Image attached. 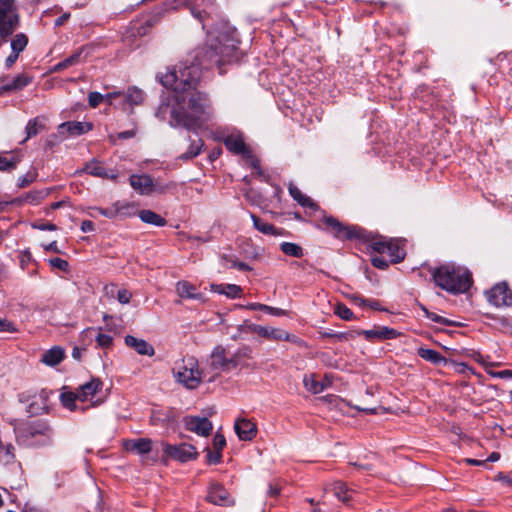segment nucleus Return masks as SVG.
Returning a JSON list of instances; mask_svg holds the SVG:
<instances>
[{"label": "nucleus", "instance_id": "4c0bfd02", "mask_svg": "<svg viewBox=\"0 0 512 512\" xmlns=\"http://www.w3.org/2000/svg\"><path fill=\"white\" fill-rule=\"evenodd\" d=\"M84 333H86V334L96 333L95 340L97 342V345L101 348H109L112 346V343H113L112 336H110L109 334L102 333L101 328L96 329V328L90 327V328L85 329Z\"/></svg>", "mask_w": 512, "mask_h": 512}, {"label": "nucleus", "instance_id": "5fc2aeb1", "mask_svg": "<svg viewBox=\"0 0 512 512\" xmlns=\"http://www.w3.org/2000/svg\"><path fill=\"white\" fill-rule=\"evenodd\" d=\"M281 341L291 342L301 348H307V343L303 339L285 330H282Z\"/></svg>", "mask_w": 512, "mask_h": 512}, {"label": "nucleus", "instance_id": "20e7f679", "mask_svg": "<svg viewBox=\"0 0 512 512\" xmlns=\"http://www.w3.org/2000/svg\"><path fill=\"white\" fill-rule=\"evenodd\" d=\"M173 374L177 382L187 389H196L202 381L198 361L193 356H186L177 362Z\"/></svg>", "mask_w": 512, "mask_h": 512}, {"label": "nucleus", "instance_id": "5701e85b", "mask_svg": "<svg viewBox=\"0 0 512 512\" xmlns=\"http://www.w3.org/2000/svg\"><path fill=\"white\" fill-rule=\"evenodd\" d=\"M288 191L290 196L303 208H307L312 211H318L320 209L316 202H314L307 195L303 194L302 191L293 183H289Z\"/></svg>", "mask_w": 512, "mask_h": 512}, {"label": "nucleus", "instance_id": "4d7b16f0", "mask_svg": "<svg viewBox=\"0 0 512 512\" xmlns=\"http://www.w3.org/2000/svg\"><path fill=\"white\" fill-rule=\"evenodd\" d=\"M19 331L17 325L6 318H0V332L17 333Z\"/></svg>", "mask_w": 512, "mask_h": 512}, {"label": "nucleus", "instance_id": "2f4dec72", "mask_svg": "<svg viewBox=\"0 0 512 512\" xmlns=\"http://www.w3.org/2000/svg\"><path fill=\"white\" fill-rule=\"evenodd\" d=\"M64 359V350L55 346L42 354L41 362L48 366L58 365Z\"/></svg>", "mask_w": 512, "mask_h": 512}, {"label": "nucleus", "instance_id": "cd10ccee", "mask_svg": "<svg viewBox=\"0 0 512 512\" xmlns=\"http://www.w3.org/2000/svg\"><path fill=\"white\" fill-rule=\"evenodd\" d=\"M124 447L127 451L135 452L139 455H145L152 450V440L149 438L128 440L124 443Z\"/></svg>", "mask_w": 512, "mask_h": 512}, {"label": "nucleus", "instance_id": "774afa93", "mask_svg": "<svg viewBox=\"0 0 512 512\" xmlns=\"http://www.w3.org/2000/svg\"><path fill=\"white\" fill-rule=\"evenodd\" d=\"M132 298V293L126 289H121L117 292V300L121 304H128Z\"/></svg>", "mask_w": 512, "mask_h": 512}, {"label": "nucleus", "instance_id": "c756f323", "mask_svg": "<svg viewBox=\"0 0 512 512\" xmlns=\"http://www.w3.org/2000/svg\"><path fill=\"white\" fill-rule=\"evenodd\" d=\"M129 181L133 189L141 194L149 193L153 187V180L148 175H132Z\"/></svg>", "mask_w": 512, "mask_h": 512}, {"label": "nucleus", "instance_id": "1a4fd4ad", "mask_svg": "<svg viewBox=\"0 0 512 512\" xmlns=\"http://www.w3.org/2000/svg\"><path fill=\"white\" fill-rule=\"evenodd\" d=\"M487 300L495 307L511 306L512 291L508 288L506 282L495 284L490 290L485 292Z\"/></svg>", "mask_w": 512, "mask_h": 512}, {"label": "nucleus", "instance_id": "412c9836", "mask_svg": "<svg viewBox=\"0 0 512 512\" xmlns=\"http://www.w3.org/2000/svg\"><path fill=\"white\" fill-rule=\"evenodd\" d=\"M85 172L103 179L115 180L118 177V173L114 169H107L101 162L92 161L85 167Z\"/></svg>", "mask_w": 512, "mask_h": 512}, {"label": "nucleus", "instance_id": "0eeeda50", "mask_svg": "<svg viewBox=\"0 0 512 512\" xmlns=\"http://www.w3.org/2000/svg\"><path fill=\"white\" fill-rule=\"evenodd\" d=\"M52 392L42 389L38 393L22 392L18 395L21 403H28L27 413L40 415L49 412V398Z\"/></svg>", "mask_w": 512, "mask_h": 512}, {"label": "nucleus", "instance_id": "6ab92c4d", "mask_svg": "<svg viewBox=\"0 0 512 512\" xmlns=\"http://www.w3.org/2000/svg\"><path fill=\"white\" fill-rule=\"evenodd\" d=\"M93 209L106 218L114 219L119 215L129 216L131 214L130 210L132 209V206L129 203L117 201L109 208L95 207Z\"/></svg>", "mask_w": 512, "mask_h": 512}, {"label": "nucleus", "instance_id": "2eb2a0df", "mask_svg": "<svg viewBox=\"0 0 512 512\" xmlns=\"http://www.w3.org/2000/svg\"><path fill=\"white\" fill-rule=\"evenodd\" d=\"M93 128L92 123L90 122H80V121H68L63 122L58 126V134L62 139H66L69 136H80Z\"/></svg>", "mask_w": 512, "mask_h": 512}, {"label": "nucleus", "instance_id": "f257e3e1", "mask_svg": "<svg viewBox=\"0 0 512 512\" xmlns=\"http://www.w3.org/2000/svg\"><path fill=\"white\" fill-rule=\"evenodd\" d=\"M238 34L235 28L225 26L217 36L209 33L205 46L195 50L193 61L187 60L178 70L173 69L161 78V83L176 92L177 106L170 114V125L196 130L208 122L213 115L208 95L196 90L202 69L221 66L238 59Z\"/></svg>", "mask_w": 512, "mask_h": 512}, {"label": "nucleus", "instance_id": "72a5a7b5", "mask_svg": "<svg viewBox=\"0 0 512 512\" xmlns=\"http://www.w3.org/2000/svg\"><path fill=\"white\" fill-rule=\"evenodd\" d=\"M138 216L142 222L156 227H163L167 223L165 218L149 209L141 210Z\"/></svg>", "mask_w": 512, "mask_h": 512}, {"label": "nucleus", "instance_id": "052dcab7", "mask_svg": "<svg viewBox=\"0 0 512 512\" xmlns=\"http://www.w3.org/2000/svg\"><path fill=\"white\" fill-rule=\"evenodd\" d=\"M104 100V95L99 92H90L88 94V102L92 108H96Z\"/></svg>", "mask_w": 512, "mask_h": 512}, {"label": "nucleus", "instance_id": "f03ea898", "mask_svg": "<svg viewBox=\"0 0 512 512\" xmlns=\"http://www.w3.org/2000/svg\"><path fill=\"white\" fill-rule=\"evenodd\" d=\"M20 445L26 447H48L54 443L55 432L51 423L46 419L10 421Z\"/></svg>", "mask_w": 512, "mask_h": 512}, {"label": "nucleus", "instance_id": "a19ab883", "mask_svg": "<svg viewBox=\"0 0 512 512\" xmlns=\"http://www.w3.org/2000/svg\"><path fill=\"white\" fill-rule=\"evenodd\" d=\"M43 121L44 119L40 117H35L34 119L28 121L25 128L27 134L26 139L36 136L38 133L45 129V124Z\"/></svg>", "mask_w": 512, "mask_h": 512}, {"label": "nucleus", "instance_id": "f3484780", "mask_svg": "<svg viewBox=\"0 0 512 512\" xmlns=\"http://www.w3.org/2000/svg\"><path fill=\"white\" fill-rule=\"evenodd\" d=\"M234 430L242 441H250L257 434L256 424L245 418L236 420Z\"/></svg>", "mask_w": 512, "mask_h": 512}, {"label": "nucleus", "instance_id": "680f3d73", "mask_svg": "<svg viewBox=\"0 0 512 512\" xmlns=\"http://www.w3.org/2000/svg\"><path fill=\"white\" fill-rule=\"evenodd\" d=\"M371 263L374 267L385 270L389 267V261L386 260L383 256H372Z\"/></svg>", "mask_w": 512, "mask_h": 512}, {"label": "nucleus", "instance_id": "aec40b11", "mask_svg": "<svg viewBox=\"0 0 512 512\" xmlns=\"http://www.w3.org/2000/svg\"><path fill=\"white\" fill-rule=\"evenodd\" d=\"M223 143L225 147L234 154L244 155L247 157L251 156L249 147L244 142V139L240 135H229L224 138Z\"/></svg>", "mask_w": 512, "mask_h": 512}, {"label": "nucleus", "instance_id": "ea45409f", "mask_svg": "<svg viewBox=\"0 0 512 512\" xmlns=\"http://www.w3.org/2000/svg\"><path fill=\"white\" fill-rule=\"evenodd\" d=\"M389 249H385V252L390 257L391 263H399L405 258V252L399 245L393 241H388Z\"/></svg>", "mask_w": 512, "mask_h": 512}, {"label": "nucleus", "instance_id": "58836bf2", "mask_svg": "<svg viewBox=\"0 0 512 512\" xmlns=\"http://www.w3.org/2000/svg\"><path fill=\"white\" fill-rule=\"evenodd\" d=\"M332 490L334 495L345 504H348L352 499V491L343 482H335Z\"/></svg>", "mask_w": 512, "mask_h": 512}, {"label": "nucleus", "instance_id": "9b49d317", "mask_svg": "<svg viewBox=\"0 0 512 512\" xmlns=\"http://www.w3.org/2000/svg\"><path fill=\"white\" fill-rule=\"evenodd\" d=\"M231 354L222 345L216 346L210 356V368L217 372H232Z\"/></svg>", "mask_w": 512, "mask_h": 512}, {"label": "nucleus", "instance_id": "13d9d810", "mask_svg": "<svg viewBox=\"0 0 512 512\" xmlns=\"http://www.w3.org/2000/svg\"><path fill=\"white\" fill-rule=\"evenodd\" d=\"M33 261L34 260L32 258V254L28 249L20 251L19 262L22 269H26L28 265Z\"/></svg>", "mask_w": 512, "mask_h": 512}, {"label": "nucleus", "instance_id": "8fccbe9b", "mask_svg": "<svg viewBox=\"0 0 512 512\" xmlns=\"http://www.w3.org/2000/svg\"><path fill=\"white\" fill-rule=\"evenodd\" d=\"M18 159L15 157H8L7 153L0 154V171L10 172L17 167Z\"/></svg>", "mask_w": 512, "mask_h": 512}, {"label": "nucleus", "instance_id": "f704fd0d", "mask_svg": "<svg viewBox=\"0 0 512 512\" xmlns=\"http://www.w3.org/2000/svg\"><path fill=\"white\" fill-rule=\"evenodd\" d=\"M417 354L422 359L433 364L446 363V358L440 352L433 349L420 347L417 351Z\"/></svg>", "mask_w": 512, "mask_h": 512}, {"label": "nucleus", "instance_id": "9d476101", "mask_svg": "<svg viewBox=\"0 0 512 512\" xmlns=\"http://www.w3.org/2000/svg\"><path fill=\"white\" fill-rule=\"evenodd\" d=\"M163 452L172 459H175L179 462H187L197 458L196 448L187 443H182L179 445H171L168 443H163Z\"/></svg>", "mask_w": 512, "mask_h": 512}, {"label": "nucleus", "instance_id": "423d86ee", "mask_svg": "<svg viewBox=\"0 0 512 512\" xmlns=\"http://www.w3.org/2000/svg\"><path fill=\"white\" fill-rule=\"evenodd\" d=\"M323 223L326 230L331 232L334 237L341 239H366V232L362 228L354 225H344L338 219L332 216H323Z\"/></svg>", "mask_w": 512, "mask_h": 512}, {"label": "nucleus", "instance_id": "f8f14e48", "mask_svg": "<svg viewBox=\"0 0 512 512\" xmlns=\"http://www.w3.org/2000/svg\"><path fill=\"white\" fill-rule=\"evenodd\" d=\"M356 335H363L368 341H384V340H392L401 336V332L387 327V326H375L373 329L369 330H357L355 331Z\"/></svg>", "mask_w": 512, "mask_h": 512}, {"label": "nucleus", "instance_id": "6e6d98bb", "mask_svg": "<svg viewBox=\"0 0 512 512\" xmlns=\"http://www.w3.org/2000/svg\"><path fill=\"white\" fill-rule=\"evenodd\" d=\"M368 247L379 254H384L385 249H389L388 247V241L380 240V239H373L369 242Z\"/></svg>", "mask_w": 512, "mask_h": 512}, {"label": "nucleus", "instance_id": "a878e982", "mask_svg": "<svg viewBox=\"0 0 512 512\" xmlns=\"http://www.w3.org/2000/svg\"><path fill=\"white\" fill-rule=\"evenodd\" d=\"M124 341L128 347L134 349L140 355L153 356L155 353L153 346L144 339L127 335Z\"/></svg>", "mask_w": 512, "mask_h": 512}, {"label": "nucleus", "instance_id": "6e6552de", "mask_svg": "<svg viewBox=\"0 0 512 512\" xmlns=\"http://www.w3.org/2000/svg\"><path fill=\"white\" fill-rule=\"evenodd\" d=\"M80 402H91V406H99L104 402L103 382L98 378H93L84 383L77 390Z\"/></svg>", "mask_w": 512, "mask_h": 512}, {"label": "nucleus", "instance_id": "69168bd1", "mask_svg": "<svg viewBox=\"0 0 512 512\" xmlns=\"http://www.w3.org/2000/svg\"><path fill=\"white\" fill-rule=\"evenodd\" d=\"M135 135H136V130L135 129H131V130L119 132L115 136L114 135H110V140H111V142L115 143V138H117V139H130V138H133Z\"/></svg>", "mask_w": 512, "mask_h": 512}, {"label": "nucleus", "instance_id": "7c9ffc66", "mask_svg": "<svg viewBox=\"0 0 512 512\" xmlns=\"http://www.w3.org/2000/svg\"><path fill=\"white\" fill-rule=\"evenodd\" d=\"M211 291L235 299L241 297L242 288L236 284H211Z\"/></svg>", "mask_w": 512, "mask_h": 512}, {"label": "nucleus", "instance_id": "c9c22d12", "mask_svg": "<svg viewBox=\"0 0 512 512\" xmlns=\"http://www.w3.org/2000/svg\"><path fill=\"white\" fill-rule=\"evenodd\" d=\"M303 384L305 389L313 394L323 392L328 385L327 383L318 381L314 374L304 376Z\"/></svg>", "mask_w": 512, "mask_h": 512}, {"label": "nucleus", "instance_id": "ddd939ff", "mask_svg": "<svg viewBox=\"0 0 512 512\" xmlns=\"http://www.w3.org/2000/svg\"><path fill=\"white\" fill-rule=\"evenodd\" d=\"M253 350L249 346H243L231 354V369H256V363L253 361Z\"/></svg>", "mask_w": 512, "mask_h": 512}, {"label": "nucleus", "instance_id": "c85d7f7f", "mask_svg": "<svg viewBox=\"0 0 512 512\" xmlns=\"http://www.w3.org/2000/svg\"><path fill=\"white\" fill-rule=\"evenodd\" d=\"M250 330L267 340L281 341L283 329L254 324L250 327Z\"/></svg>", "mask_w": 512, "mask_h": 512}, {"label": "nucleus", "instance_id": "4be33fe9", "mask_svg": "<svg viewBox=\"0 0 512 512\" xmlns=\"http://www.w3.org/2000/svg\"><path fill=\"white\" fill-rule=\"evenodd\" d=\"M288 191L290 196L303 208H307L312 211H318L320 209L316 202H314L307 195L303 194L302 191L293 183H289Z\"/></svg>", "mask_w": 512, "mask_h": 512}, {"label": "nucleus", "instance_id": "864d4df0", "mask_svg": "<svg viewBox=\"0 0 512 512\" xmlns=\"http://www.w3.org/2000/svg\"><path fill=\"white\" fill-rule=\"evenodd\" d=\"M186 5L189 7L193 17L198 19L202 23L203 28H205V23L204 22L206 20L207 15H208L207 11L205 9L204 10L198 9L193 4L192 0H187Z\"/></svg>", "mask_w": 512, "mask_h": 512}, {"label": "nucleus", "instance_id": "338daca9", "mask_svg": "<svg viewBox=\"0 0 512 512\" xmlns=\"http://www.w3.org/2000/svg\"><path fill=\"white\" fill-rule=\"evenodd\" d=\"M221 458V452L215 450L211 451L210 449H207V462L209 464H218L220 463Z\"/></svg>", "mask_w": 512, "mask_h": 512}, {"label": "nucleus", "instance_id": "0e129e2a", "mask_svg": "<svg viewBox=\"0 0 512 512\" xmlns=\"http://www.w3.org/2000/svg\"><path fill=\"white\" fill-rule=\"evenodd\" d=\"M226 446V440H225V437L220 434V433H216L214 438H213V447H214V450L215 451H219L221 452L222 449Z\"/></svg>", "mask_w": 512, "mask_h": 512}, {"label": "nucleus", "instance_id": "39448f33", "mask_svg": "<svg viewBox=\"0 0 512 512\" xmlns=\"http://www.w3.org/2000/svg\"><path fill=\"white\" fill-rule=\"evenodd\" d=\"M19 26V15L14 0H0V35L2 39L12 35Z\"/></svg>", "mask_w": 512, "mask_h": 512}, {"label": "nucleus", "instance_id": "dca6fc26", "mask_svg": "<svg viewBox=\"0 0 512 512\" xmlns=\"http://www.w3.org/2000/svg\"><path fill=\"white\" fill-rule=\"evenodd\" d=\"M208 502L219 506H231L234 504L229 492L220 484H211L206 496Z\"/></svg>", "mask_w": 512, "mask_h": 512}, {"label": "nucleus", "instance_id": "bb28decb", "mask_svg": "<svg viewBox=\"0 0 512 512\" xmlns=\"http://www.w3.org/2000/svg\"><path fill=\"white\" fill-rule=\"evenodd\" d=\"M32 81V78L25 73L19 74L11 80H6L0 86V95L7 91L21 90Z\"/></svg>", "mask_w": 512, "mask_h": 512}, {"label": "nucleus", "instance_id": "4468645a", "mask_svg": "<svg viewBox=\"0 0 512 512\" xmlns=\"http://www.w3.org/2000/svg\"><path fill=\"white\" fill-rule=\"evenodd\" d=\"M183 422L186 430L199 436L206 437L210 435L213 429L212 422L206 417L186 416Z\"/></svg>", "mask_w": 512, "mask_h": 512}, {"label": "nucleus", "instance_id": "e2e57ef3", "mask_svg": "<svg viewBox=\"0 0 512 512\" xmlns=\"http://www.w3.org/2000/svg\"><path fill=\"white\" fill-rule=\"evenodd\" d=\"M224 259L230 263L231 267H234L240 271H251L252 270V268L244 262L238 261L231 257H225Z\"/></svg>", "mask_w": 512, "mask_h": 512}, {"label": "nucleus", "instance_id": "473e14b6", "mask_svg": "<svg viewBox=\"0 0 512 512\" xmlns=\"http://www.w3.org/2000/svg\"><path fill=\"white\" fill-rule=\"evenodd\" d=\"M253 226L256 230L259 232L266 234V235H273V236H281L283 235L282 231L278 228H276L274 225L262 221L259 217H257L254 214L250 215Z\"/></svg>", "mask_w": 512, "mask_h": 512}, {"label": "nucleus", "instance_id": "a18cd8bd", "mask_svg": "<svg viewBox=\"0 0 512 512\" xmlns=\"http://www.w3.org/2000/svg\"><path fill=\"white\" fill-rule=\"evenodd\" d=\"M280 249L287 256L301 258L304 255L303 248L296 243L282 242Z\"/></svg>", "mask_w": 512, "mask_h": 512}, {"label": "nucleus", "instance_id": "49530a36", "mask_svg": "<svg viewBox=\"0 0 512 512\" xmlns=\"http://www.w3.org/2000/svg\"><path fill=\"white\" fill-rule=\"evenodd\" d=\"M52 191L53 188L30 191L25 195V201L30 204H38L40 201L48 197Z\"/></svg>", "mask_w": 512, "mask_h": 512}, {"label": "nucleus", "instance_id": "de8ad7c7", "mask_svg": "<svg viewBox=\"0 0 512 512\" xmlns=\"http://www.w3.org/2000/svg\"><path fill=\"white\" fill-rule=\"evenodd\" d=\"M28 44V37L24 33H18L11 39V50L16 53H21L25 50Z\"/></svg>", "mask_w": 512, "mask_h": 512}, {"label": "nucleus", "instance_id": "393cba45", "mask_svg": "<svg viewBox=\"0 0 512 512\" xmlns=\"http://www.w3.org/2000/svg\"><path fill=\"white\" fill-rule=\"evenodd\" d=\"M288 191L290 196L303 208H307L312 211H318L320 209L316 202H314L307 195L303 194L302 191L293 183H289Z\"/></svg>", "mask_w": 512, "mask_h": 512}, {"label": "nucleus", "instance_id": "37998d69", "mask_svg": "<svg viewBox=\"0 0 512 512\" xmlns=\"http://www.w3.org/2000/svg\"><path fill=\"white\" fill-rule=\"evenodd\" d=\"M125 101L130 106L139 105L144 100V93L141 89L137 87L128 88L127 92L124 95Z\"/></svg>", "mask_w": 512, "mask_h": 512}, {"label": "nucleus", "instance_id": "b1692460", "mask_svg": "<svg viewBox=\"0 0 512 512\" xmlns=\"http://www.w3.org/2000/svg\"><path fill=\"white\" fill-rule=\"evenodd\" d=\"M288 191L290 196L303 208H307L312 211H318L320 209L316 202H314L307 195L303 194L302 191L293 183H289Z\"/></svg>", "mask_w": 512, "mask_h": 512}, {"label": "nucleus", "instance_id": "e433bc0d", "mask_svg": "<svg viewBox=\"0 0 512 512\" xmlns=\"http://www.w3.org/2000/svg\"><path fill=\"white\" fill-rule=\"evenodd\" d=\"M61 404L70 411L80 409L84 411L86 407H79L76 402L79 401L78 392H63L60 395Z\"/></svg>", "mask_w": 512, "mask_h": 512}, {"label": "nucleus", "instance_id": "a211bd4d", "mask_svg": "<svg viewBox=\"0 0 512 512\" xmlns=\"http://www.w3.org/2000/svg\"><path fill=\"white\" fill-rule=\"evenodd\" d=\"M176 293L183 299H193L201 302L206 300L204 294L199 292L195 285L185 280L176 283Z\"/></svg>", "mask_w": 512, "mask_h": 512}, {"label": "nucleus", "instance_id": "3c124183", "mask_svg": "<svg viewBox=\"0 0 512 512\" xmlns=\"http://www.w3.org/2000/svg\"><path fill=\"white\" fill-rule=\"evenodd\" d=\"M334 313L341 319L345 320V321H350V320H354L355 319V315L354 313L352 312V310L350 308H348L345 304L343 303H338L336 304L335 308H334Z\"/></svg>", "mask_w": 512, "mask_h": 512}, {"label": "nucleus", "instance_id": "7ed1b4c3", "mask_svg": "<svg viewBox=\"0 0 512 512\" xmlns=\"http://www.w3.org/2000/svg\"><path fill=\"white\" fill-rule=\"evenodd\" d=\"M430 273L436 286L450 294H462L469 290L472 284V274L464 267L454 264H444L431 268Z\"/></svg>", "mask_w": 512, "mask_h": 512}, {"label": "nucleus", "instance_id": "603ef678", "mask_svg": "<svg viewBox=\"0 0 512 512\" xmlns=\"http://www.w3.org/2000/svg\"><path fill=\"white\" fill-rule=\"evenodd\" d=\"M38 177V172L35 168L30 169L25 175L18 178L17 186L19 188L28 187Z\"/></svg>", "mask_w": 512, "mask_h": 512}, {"label": "nucleus", "instance_id": "bf43d9fd", "mask_svg": "<svg viewBox=\"0 0 512 512\" xmlns=\"http://www.w3.org/2000/svg\"><path fill=\"white\" fill-rule=\"evenodd\" d=\"M49 264L53 267V268H56V269H59L61 271H68V268H69V264L66 260L62 259V258H59V257H55V258H51L49 259Z\"/></svg>", "mask_w": 512, "mask_h": 512}, {"label": "nucleus", "instance_id": "79ce46f5", "mask_svg": "<svg viewBox=\"0 0 512 512\" xmlns=\"http://www.w3.org/2000/svg\"><path fill=\"white\" fill-rule=\"evenodd\" d=\"M242 307L246 308L248 310L264 311L273 316H283L286 314V311L281 308H276V307L268 306V305L261 304V303H249L246 306H242Z\"/></svg>", "mask_w": 512, "mask_h": 512}, {"label": "nucleus", "instance_id": "09e8293b", "mask_svg": "<svg viewBox=\"0 0 512 512\" xmlns=\"http://www.w3.org/2000/svg\"><path fill=\"white\" fill-rule=\"evenodd\" d=\"M14 457V446L0 442V461L4 464H9L14 460Z\"/></svg>", "mask_w": 512, "mask_h": 512}, {"label": "nucleus", "instance_id": "c03bdc74", "mask_svg": "<svg viewBox=\"0 0 512 512\" xmlns=\"http://www.w3.org/2000/svg\"><path fill=\"white\" fill-rule=\"evenodd\" d=\"M203 146L204 142L202 141V139L192 141L188 150L185 153L181 154L179 156V159L186 161L197 157L201 153Z\"/></svg>", "mask_w": 512, "mask_h": 512}]
</instances>
